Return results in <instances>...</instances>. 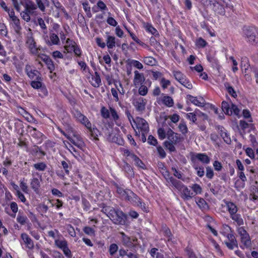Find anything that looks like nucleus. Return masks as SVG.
<instances>
[{"label":"nucleus","mask_w":258,"mask_h":258,"mask_svg":"<svg viewBox=\"0 0 258 258\" xmlns=\"http://www.w3.org/2000/svg\"><path fill=\"white\" fill-rule=\"evenodd\" d=\"M55 245L62 250L68 246V243L66 240H56L55 241Z\"/></svg>","instance_id":"ea45409f"},{"label":"nucleus","mask_w":258,"mask_h":258,"mask_svg":"<svg viewBox=\"0 0 258 258\" xmlns=\"http://www.w3.org/2000/svg\"><path fill=\"white\" fill-rule=\"evenodd\" d=\"M110 112L105 107H102L101 109V114L104 118H108L109 117Z\"/></svg>","instance_id":"a18cd8bd"},{"label":"nucleus","mask_w":258,"mask_h":258,"mask_svg":"<svg viewBox=\"0 0 258 258\" xmlns=\"http://www.w3.org/2000/svg\"><path fill=\"white\" fill-rule=\"evenodd\" d=\"M196 203L200 207V208L202 210H206L208 208V206L207 202L203 198H198V199L196 201Z\"/></svg>","instance_id":"c85d7f7f"},{"label":"nucleus","mask_w":258,"mask_h":258,"mask_svg":"<svg viewBox=\"0 0 258 258\" xmlns=\"http://www.w3.org/2000/svg\"><path fill=\"white\" fill-rule=\"evenodd\" d=\"M163 167L162 169H164V171L163 172V175L164 178L166 179V181L168 182H170L173 186H174L173 181H172V179L174 180H177V179L173 178L172 176H171L169 172L166 170L165 167L163 165H162Z\"/></svg>","instance_id":"393cba45"},{"label":"nucleus","mask_w":258,"mask_h":258,"mask_svg":"<svg viewBox=\"0 0 258 258\" xmlns=\"http://www.w3.org/2000/svg\"><path fill=\"white\" fill-rule=\"evenodd\" d=\"M29 128L30 129V133L34 138L39 139L42 137V134L40 132L37 131L35 128L29 127Z\"/></svg>","instance_id":"c9c22d12"},{"label":"nucleus","mask_w":258,"mask_h":258,"mask_svg":"<svg viewBox=\"0 0 258 258\" xmlns=\"http://www.w3.org/2000/svg\"><path fill=\"white\" fill-rule=\"evenodd\" d=\"M178 128L179 131L181 132V133L183 135L186 134L188 132V128L184 121H181L178 125Z\"/></svg>","instance_id":"a19ab883"},{"label":"nucleus","mask_w":258,"mask_h":258,"mask_svg":"<svg viewBox=\"0 0 258 258\" xmlns=\"http://www.w3.org/2000/svg\"><path fill=\"white\" fill-rule=\"evenodd\" d=\"M126 218L125 215L122 211L118 209H115L114 208L109 217V219L113 223L121 225L125 224Z\"/></svg>","instance_id":"39448f33"},{"label":"nucleus","mask_w":258,"mask_h":258,"mask_svg":"<svg viewBox=\"0 0 258 258\" xmlns=\"http://www.w3.org/2000/svg\"><path fill=\"white\" fill-rule=\"evenodd\" d=\"M194 165L193 167L194 169L197 171V175L200 177H202L204 175L205 171H204V168L203 166H199L198 165L197 163H193Z\"/></svg>","instance_id":"473e14b6"},{"label":"nucleus","mask_w":258,"mask_h":258,"mask_svg":"<svg viewBox=\"0 0 258 258\" xmlns=\"http://www.w3.org/2000/svg\"><path fill=\"white\" fill-rule=\"evenodd\" d=\"M218 129L220 132L221 137L223 138L224 142L227 144H230L231 142V140L226 130L223 126H220L218 127Z\"/></svg>","instance_id":"dca6fc26"},{"label":"nucleus","mask_w":258,"mask_h":258,"mask_svg":"<svg viewBox=\"0 0 258 258\" xmlns=\"http://www.w3.org/2000/svg\"><path fill=\"white\" fill-rule=\"evenodd\" d=\"M184 250L188 258H198L196 253L191 248L186 247Z\"/></svg>","instance_id":"58836bf2"},{"label":"nucleus","mask_w":258,"mask_h":258,"mask_svg":"<svg viewBox=\"0 0 258 258\" xmlns=\"http://www.w3.org/2000/svg\"><path fill=\"white\" fill-rule=\"evenodd\" d=\"M126 193L125 196L124 197L123 199L126 200L128 202L131 200V199L132 198V197H134V192H133L130 189H127Z\"/></svg>","instance_id":"052dcab7"},{"label":"nucleus","mask_w":258,"mask_h":258,"mask_svg":"<svg viewBox=\"0 0 258 258\" xmlns=\"http://www.w3.org/2000/svg\"><path fill=\"white\" fill-rule=\"evenodd\" d=\"M224 202L227 208V211L230 214V216L231 215H234V214H235L237 212L238 208L235 204L232 202L225 200L224 201Z\"/></svg>","instance_id":"4468645a"},{"label":"nucleus","mask_w":258,"mask_h":258,"mask_svg":"<svg viewBox=\"0 0 258 258\" xmlns=\"http://www.w3.org/2000/svg\"><path fill=\"white\" fill-rule=\"evenodd\" d=\"M230 217L233 221L236 222L238 225L241 226L243 225V220L240 214H237L236 213L234 214V215H230Z\"/></svg>","instance_id":"b1692460"},{"label":"nucleus","mask_w":258,"mask_h":258,"mask_svg":"<svg viewBox=\"0 0 258 258\" xmlns=\"http://www.w3.org/2000/svg\"><path fill=\"white\" fill-rule=\"evenodd\" d=\"M136 110L138 111H142L145 110L146 106L145 99L140 97L135 99L133 102Z\"/></svg>","instance_id":"f8f14e48"},{"label":"nucleus","mask_w":258,"mask_h":258,"mask_svg":"<svg viewBox=\"0 0 258 258\" xmlns=\"http://www.w3.org/2000/svg\"><path fill=\"white\" fill-rule=\"evenodd\" d=\"M89 130L91 135L92 137L94 138V140H98L97 138L98 133H99V131L96 128H92L91 127L90 128H88Z\"/></svg>","instance_id":"09e8293b"},{"label":"nucleus","mask_w":258,"mask_h":258,"mask_svg":"<svg viewBox=\"0 0 258 258\" xmlns=\"http://www.w3.org/2000/svg\"><path fill=\"white\" fill-rule=\"evenodd\" d=\"M197 160L204 164H208L210 162V158L205 153H197L191 157V161L192 163H197Z\"/></svg>","instance_id":"6e6552de"},{"label":"nucleus","mask_w":258,"mask_h":258,"mask_svg":"<svg viewBox=\"0 0 258 258\" xmlns=\"http://www.w3.org/2000/svg\"><path fill=\"white\" fill-rule=\"evenodd\" d=\"M187 98L192 103L197 106H203L205 105V100L202 97H197L190 95H187Z\"/></svg>","instance_id":"ddd939ff"},{"label":"nucleus","mask_w":258,"mask_h":258,"mask_svg":"<svg viewBox=\"0 0 258 258\" xmlns=\"http://www.w3.org/2000/svg\"><path fill=\"white\" fill-rule=\"evenodd\" d=\"M148 92V88L144 85H141L139 89V93L142 96H145L147 95Z\"/></svg>","instance_id":"37998d69"},{"label":"nucleus","mask_w":258,"mask_h":258,"mask_svg":"<svg viewBox=\"0 0 258 258\" xmlns=\"http://www.w3.org/2000/svg\"><path fill=\"white\" fill-rule=\"evenodd\" d=\"M83 231L88 235H92L94 234V229L90 227H85L83 229Z\"/></svg>","instance_id":"69168bd1"},{"label":"nucleus","mask_w":258,"mask_h":258,"mask_svg":"<svg viewBox=\"0 0 258 258\" xmlns=\"http://www.w3.org/2000/svg\"><path fill=\"white\" fill-rule=\"evenodd\" d=\"M118 246L116 244L113 243L110 244L109 248V252L111 255H113L118 250Z\"/></svg>","instance_id":"c03bdc74"},{"label":"nucleus","mask_w":258,"mask_h":258,"mask_svg":"<svg viewBox=\"0 0 258 258\" xmlns=\"http://www.w3.org/2000/svg\"><path fill=\"white\" fill-rule=\"evenodd\" d=\"M238 177H239V178L242 181L241 186L242 187H243L244 186V182L247 180L246 177L245 176L243 171H239V172H238Z\"/></svg>","instance_id":"864d4df0"},{"label":"nucleus","mask_w":258,"mask_h":258,"mask_svg":"<svg viewBox=\"0 0 258 258\" xmlns=\"http://www.w3.org/2000/svg\"><path fill=\"white\" fill-rule=\"evenodd\" d=\"M245 153L246 155L251 159H253L254 158V153L253 152V150L251 148H247L245 150Z\"/></svg>","instance_id":"774afa93"},{"label":"nucleus","mask_w":258,"mask_h":258,"mask_svg":"<svg viewBox=\"0 0 258 258\" xmlns=\"http://www.w3.org/2000/svg\"><path fill=\"white\" fill-rule=\"evenodd\" d=\"M243 36L247 42L252 45L258 43V29L253 26H244L242 29Z\"/></svg>","instance_id":"7ed1b4c3"},{"label":"nucleus","mask_w":258,"mask_h":258,"mask_svg":"<svg viewBox=\"0 0 258 258\" xmlns=\"http://www.w3.org/2000/svg\"><path fill=\"white\" fill-rule=\"evenodd\" d=\"M167 140L164 142V147L169 150L170 152L176 151L175 145L181 141L180 135L173 132L172 130L169 128L167 132Z\"/></svg>","instance_id":"f257e3e1"},{"label":"nucleus","mask_w":258,"mask_h":258,"mask_svg":"<svg viewBox=\"0 0 258 258\" xmlns=\"http://www.w3.org/2000/svg\"><path fill=\"white\" fill-rule=\"evenodd\" d=\"M230 104L225 101H223L222 102L221 104V108L222 111L224 112L225 114L231 115L232 114H234V115L238 116L239 114L240 113V110L237 107V106L232 103V102H230Z\"/></svg>","instance_id":"423d86ee"},{"label":"nucleus","mask_w":258,"mask_h":258,"mask_svg":"<svg viewBox=\"0 0 258 258\" xmlns=\"http://www.w3.org/2000/svg\"><path fill=\"white\" fill-rule=\"evenodd\" d=\"M31 85L32 88L36 89H40V88L42 86V83L39 81H32Z\"/></svg>","instance_id":"13d9d810"},{"label":"nucleus","mask_w":258,"mask_h":258,"mask_svg":"<svg viewBox=\"0 0 258 258\" xmlns=\"http://www.w3.org/2000/svg\"><path fill=\"white\" fill-rule=\"evenodd\" d=\"M161 84L163 89H166L170 85V82L164 78H162L161 80Z\"/></svg>","instance_id":"338daca9"},{"label":"nucleus","mask_w":258,"mask_h":258,"mask_svg":"<svg viewBox=\"0 0 258 258\" xmlns=\"http://www.w3.org/2000/svg\"><path fill=\"white\" fill-rule=\"evenodd\" d=\"M173 74L175 79L180 83L182 81H183L184 79L186 78L185 76L179 71H174L173 72Z\"/></svg>","instance_id":"f704fd0d"},{"label":"nucleus","mask_w":258,"mask_h":258,"mask_svg":"<svg viewBox=\"0 0 258 258\" xmlns=\"http://www.w3.org/2000/svg\"><path fill=\"white\" fill-rule=\"evenodd\" d=\"M206 176L209 179H212L214 176V171L210 166L206 167Z\"/></svg>","instance_id":"8fccbe9b"},{"label":"nucleus","mask_w":258,"mask_h":258,"mask_svg":"<svg viewBox=\"0 0 258 258\" xmlns=\"http://www.w3.org/2000/svg\"><path fill=\"white\" fill-rule=\"evenodd\" d=\"M172 181H173L175 188L181 191V197L184 200H188L195 196L194 193L181 181L179 180H174L173 179Z\"/></svg>","instance_id":"20e7f679"},{"label":"nucleus","mask_w":258,"mask_h":258,"mask_svg":"<svg viewBox=\"0 0 258 258\" xmlns=\"http://www.w3.org/2000/svg\"><path fill=\"white\" fill-rule=\"evenodd\" d=\"M101 83L100 76L97 72H95V75L92 76L91 84L94 87H98Z\"/></svg>","instance_id":"aec40b11"},{"label":"nucleus","mask_w":258,"mask_h":258,"mask_svg":"<svg viewBox=\"0 0 258 258\" xmlns=\"http://www.w3.org/2000/svg\"><path fill=\"white\" fill-rule=\"evenodd\" d=\"M82 4L83 6V9L86 13L89 18L91 17L92 14L90 11V7L89 6V3L87 1H83Z\"/></svg>","instance_id":"e433bc0d"},{"label":"nucleus","mask_w":258,"mask_h":258,"mask_svg":"<svg viewBox=\"0 0 258 258\" xmlns=\"http://www.w3.org/2000/svg\"><path fill=\"white\" fill-rule=\"evenodd\" d=\"M180 84L184 86L185 87L187 88V89H191L192 88V84L189 81V80L186 79V78L180 82Z\"/></svg>","instance_id":"bf43d9fd"},{"label":"nucleus","mask_w":258,"mask_h":258,"mask_svg":"<svg viewBox=\"0 0 258 258\" xmlns=\"http://www.w3.org/2000/svg\"><path fill=\"white\" fill-rule=\"evenodd\" d=\"M43 60L47 66L48 69L51 72H52L54 70V65L53 61L47 55H44Z\"/></svg>","instance_id":"a878e982"},{"label":"nucleus","mask_w":258,"mask_h":258,"mask_svg":"<svg viewBox=\"0 0 258 258\" xmlns=\"http://www.w3.org/2000/svg\"><path fill=\"white\" fill-rule=\"evenodd\" d=\"M137 128L140 129L142 132L148 133L149 130L148 122L143 118L137 117L135 122Z\"/></svg>","instance_id":"9d476101"},{"label":"nucleus","mask_w":258,"mask_h":258,"mask_svg":"<svg viewBox=\"0 0 258 258\" xmlns=\"http://www.w3.org/2000/svg\"><path fill=\"white\" fill-rule=\"evenodd\" d=\"M191 188L196 194H201L202 191L201 187L197 183L194 184L191 186Z\"/></svg>","instance_id":"5fc2aeb1"},{"label":"nucleus","mask_w":258,"mask_h":258,"mask_svg":"<svg viewBox=\"0 0 258 258\" xmlns=\"http://www.w3.org/2000/svg\"><path fill=\"white\" fill-rule=\"evenodd\" d=\"M25 71L27 75L30 79H34L35 76H36L37 75V73H38V72L37 70H31L30 69V67L28 66L26 67Z\"/></svg>","instance_id":"7c9ffc66"},{"label":"nucleus","mask_w":258,"mask_h":258,"mask_svg":"<svg viewBox=\"0 0 258 258\" xmlns=\"http://www.w3.org/2000/svg\"><path fill=\"white\" fill-rule=\"evenodd\" d=\"M20 4L25 8L24 11L20 13L22 18L26 22H29L31 19L30 16L36 15L37 6L31 0H21Z\"/></svg>","instance_id":"f03ea898"},{"label":"nucleus","mask_w":258,"mask_h":258,"mask_svg":"<svg viewBox=\"0 0 258 258\" xmlns=\"http://www.w3.org/2000/svg\"><path fill=\"white\" fill-rule=\"evenodd\" d=\"M116 44V38L114 36L108 35L106 39V45L109 49L113 48Z\"/></svg>","instance_id":"5701e85b"},{"label":"nucleus","mask_w":258,"mask_h":258,"mask_svg":"<svg viewBox=\"0 0 258 258\" xmlns=\"http://www.w3.org/2000/svg\"><path fill=\"white\" fill-rule=\"evenodd\" d=\"M0 33L2 35L7 36L8 31L6 25L4 23H0Z\"/></svg>","instance_id":"e2e57ef3"},{"label":"nucleus","mask_w":258,"mask_h":258,"mask_svg":"<svg viewBox=\"0 0 258 258\" xmlns=\"http://www.w3.org/2000/svg\"><path fill=\"white\" fill-rule=\"evenodd\" d=\"M113 209V207H104L102 208L101 211L105 213L108 218H109L111 213L112 212V210Z\"/></svg>","instance_id":"6e6d98bb"},{"label":"nucleus","mask_w":258,"mask_h":258,"mask_svg":"<svg viewBox=\"0 0 258 258\" xmlns=\"http://www.w3.org/2000/svg\"><path fill=\"white\" fill-rule=\"evenodd\" d=\"M130 63L138 69H142L143 68V64L138 60H131Z\"/></svg>","instance_id":"3c124183"},{"label":"nucleus","mask_w":258,"mask_h":258,"mask_svg":"<svg viewBox=\"0 0 258 258\" xmlns=\"http://www.w3.org/2000/svg\"><path fill=\"white\" fill-rule=\"evenodd\" d=\"M123 169L124 171L127 172L129 175H134V172L133 169L131 168V166L127 163H125L123 166Z\"/></svg>","instance_id":"603ef678"},{"label":"nucleus","mask_w":258,"mask_h":258,"mask_svg":"<svg viewBox=\"0 0 258 258\" xmlns=\"http://www.w3.org/2000/svg\"><path fill=\"white\" fill-rule=\"evenodd\" d=\"M33 167L36 170L44 171L47 168L46 164L44 162H39L33 165Z\"/></svg>","instance_id":"72a5a7b5"},{"label":"nucleus","mask_w":258,"mask_h":258,"mask_svg":"<svg viewBox=\"0 0 258 258\" xmlns=\"http://www.w3.org/2000/svg\"><path fill=\"white\" fill-rule=\"evenodd\" d=\"M135 77L134 78V83L136 86L137 85H142L145 80L144 74L139 73L138 71L134 72Z\"/></svg>","instance_id":"2eb2a0df"},{"label":"nucleus","mask_w":258,"mask_h":258,"mask_svg":"<svg viewBox=\"0 0 258 258\" xmlns=\"http://www.w3.org/2000/svg\"><path fill=\"white\" fill-rule=\"evenodd\" d=\"M13 21V27L15 31V32L18 34H20V31L22 29V27L20 25V20L18 18H14V20H12Z\"/></svg>","instance_id":"4be33fe9"},{"label":"nucleus","mask_w":258,"mask_h":258,"mask_svg":"<svg viewBox=\"0 0 258 258\" xmlns=\"http://www.w3.org/2000/svg\"><path fill=\"white\" fill-rule=\"evenodd\" d=\"M146 30L155 36H159V34L158 31L149 23H147L145 27Z\"/></svg>","instance_id":"c756f323"},{"label":"nucleus","mask_w":258,"mask_h":258,"mask_svg":"<svg viewBox=\"0 0 258 258\" xmlns=\"http://www.w3.org/2000/svg\"><path fill=\"white\" fill-rule=\"evenodd\" d=\"M135 206L139 207L143 212H148L149 211L148 208L146 206V205L142 201L141 199L139 200V204H137Z\"/></svg>","instance_id":"49530a36"},{"label":"nucleus","mask_w":258,"mask_h":258,"mask_svg":"<svg viewBox=\"0 0 258 258\" xmlns=\"http://www.w3.org/2000/svg\"><path fill=\"white\" fill-rule=\"evenodd\" d=\"M21 237L28 248L32 249L34 247L33 241L27 234L23 233Z\"/></svg>","instance_id":"f3484780"},{"label":"nucleus","mask_w":258,"mask_h":258,"mask_svg":"<svg viewBox=\"0 0 258 258\" xmlns=\"http://www.w3.org/2000/svg\"><path fill=\"white\" fill-rule=\"evenodd\" d=\"M148 143L153 146H156L158 143L157 140L152 135H150L148 137Z\"/></svg>","instance_id":"0e129e2a"},{"label":"nucleus","mask_w":258,"mask_h":258,"mask_svg":"<svg viewBox=\"0 0 258 258\" xmlns=\"http://www.w3.org/2000/svg\"><path fill=\"white\" fill-rule=\"evenodd\" d=\"M50 41L48 40L47 41H46L47 44L49 46H51L52 45H58L59 42V39L58 36L54 33H51L50 34Z\"/></svg>","instance_id":"412c9836"},{"label":"nucleus","mask_w":258,"mask_h":258,"mask_svg":"<svg viewBox=\"0 0 258 258\" xmlns=\"http://www.w3.org/2000/svg\"><path fill=\"white\" fill-rule=\"evenodd\" d=\"M227 237L228 240L224 241V243L229 249L233 250L235 247H238L237 241L233 234H228Z\"/></svg>","instance_id":"9b49d317"},{"label":"nucleus","mask_w":258,"mask_h":258,"mask_svg":"<svg viewBox=\"0 0 258 258\" xmlns=\"http://www.w3.org/2000/svg\"><path fill=\"white\" fill-rule=\"evenodd\" d=\"M26 43L28 45L29 48L31 50V52L33 54H36L37 51V48H36V43L33 37H29L28 38Z\"/></svg>","instance_id":"a211bd4d"},{"label":"nucleus","mask_w":258,"mask_h":258,"mask_svg":"<svg viewBox=\"0 0 258 258\" xmlns=\"http://www.w3.org/2000/svg\"><path fill=\"white\" fill-rule=\"evenodd\" d=\"M162 101L165 105L169 107H172L174 104L173 100L171 97L169 96H164Z\"/></svg>","instance_id":"bb28decb"},{"label":"nucleus","mask_w":258,"mask_h":258,"mask_svg":"<svg viewBox=\"0 0 258 258\" xmlns=\"http://www.w3.org/2000/svg\"><path fill=\"white\" fill-rule=\"evenodd\" d=\"M74 116L87 128H90L91 123L88 119L78 109L74 110L73 112Z\"/></svg>","instance_id":"0eeeda50"},{"label":"nucleus","mask_w":258,"mask_h":258,"mask_svg":"<svg viewBox=\"0 0 258 258\" xmlns=\"http://www.w3.org/2000/svg\"><path fill=\"white\" fill-rule=\"evenodd\" d=\"M241 242L247 248L251 246V241L249 234L243 237H241Z\"/></svg>","instance_id":"4c0bfd02"},{"label":"nucleus","mask_w":258,"mask_h":258,"mask_svg":"<svg viewBox=\"0 0 258 258\" xmlns=\"http://www.w3.org/2000/svg\"><path fill=\"white\" fill-rule=\"evenodd\" d=\"M121 240L122 244L127 247H134L135 246L134 242L137 241V238H131L130 237L126 235L123 232H120Z\"/></svg>","instance_id":"1a4fd4ad"},{"label":"nucleus","mask_w":258,"mask_h":258,"mask_svg":"<svg viewBox=\"0 0 258 258\" xmlns=\"http://www.w3.org/2000/svg\"><path fill=\"white\" fill-rule=\"evenodd\" d=\"M31 187L36 194H38L39 191L40 187V183L38 178L33 177L30 183Z\"/></svg>","instance_id":"6ab92c4d"},{"label":"nucleus","mask_w":258,"mask_h":258,"mask_svg":"<svg viewBox=\"0 0 258 258\" xmlns=\"http://www.w3.org/2000/svg\"><path fill=\"white\" fill-rule=\"evenodd\" d=\"M110 112L112 118L115 121L118 119L119 116L118 115V114L114 108L110 107Z\"/></svg>","instance_id":"680f3d73"},{"label":"nucleus","mask_w":258,"mask_h":258,"mask_svg":"<svg viewBox=\"0 0 258 258\" xmlns=\"http://www.w3.org/2000/svg\"><path fill=\"white\" fill-rule=\"evenodd\" d=\"M132 159L135 162L136 166L142 168L144 169L145 167V164L142 160L135 154L132 155Z\"/></svg>","instance_id":"cd10ccee"},{"label":"nucleus","mask_w":258,"mask_h":258,"mask_svg":"<svg viewBox=\"0 0 258 258\" xmlns=\"http://www.w3.org/2000/svg\"><path fill=\"white\" fill-rule=\"evenodd\" d=\"M27 218L26 216H23L19 214L17 217V221L21 225H24L26 223Z\"/></svg>","instance_id":"de8ad7c7"},{"label":"nucleus","mask_w":258,"mask_h":258,"mask_svg":"<svg viewBox=\"0 0 258 258\" xmlns=\"http://www.w3.org/2000/svg\"><path fill=\"white\" fill-rule=\"evenodd\" d=\"M115 186L116 187L117 193L119 195L120 198L123 199L127 192L126 191L127 189H124L123 188L119 187L117 184H116Z\"/></svg>","instance_id":"79ce46f5"},{"label":"nucleus","mask_w":258,"mask_h":258,"mask_svg":"<svg viewBox=\"0 0 258 258\" xmlns=\"http://www.w3.org/2000/svg\"><path fill=\"white\" fill-rule=\"evenodd\" d=\"M37 24L42 29L43 33L45 34L47 33V27L45 25L44 20L40 17L37 18Z\"/></svg>","instance_id":"2f4dec72"},{"label":"nucleus","mask_w":258,"mask_h":258,"mask_svg":"<svg viewBox=\"0 0 258 258\" xmlns=\"http://www.w3.org/2000/svg\"><path fill=\"white\" fill-rule=\"evenodd\" d=\"M20 186V187H21L22 190L23 192H24L25 193L28 192V191H29L28 187L27 185V183L24 182V179H23V180H21Z\"/></svg>","instance_id":"4d7b16f0"}]
</instances>
